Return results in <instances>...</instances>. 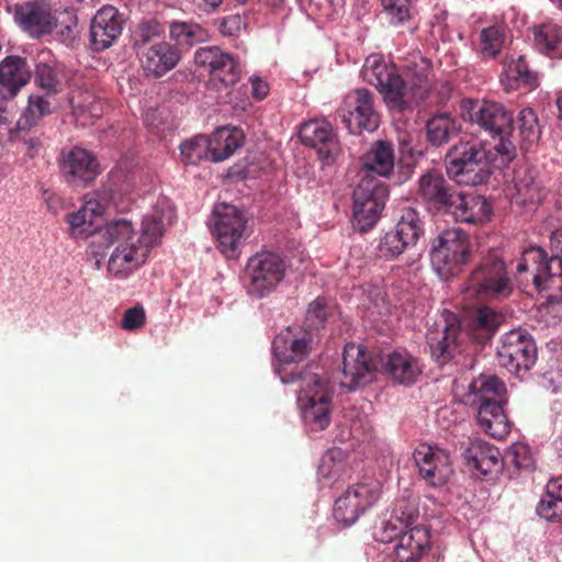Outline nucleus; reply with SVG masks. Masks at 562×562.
<instances>
[{
  "label": "nucleus",
  "instance_id": "1",
  "mask_svg": "<svg viewBox=\"0 0 562 562\" xmlns=\"http://www.w3.org/2000/svg\"><path fill=\"white\" fill-rule=\"evenodd\" d=\"M314 334L302 327H288L272 341L279 361L276 373L282 383L299 384V403L303 419L313 430L326 429L330 424L333 383L317 373L297 366L312 351Z\"/></svg>",
  "mask_w": 562,
  "mask_h": 562
},
{
  "label": "nucleus",
  "instance_id": "2",
  "mask_svg": "<svg viewBox=\"0 0 562 562\" xmlns=\"http://www.w3.org/2000/svg\"><path fill=\"white\" fill-rule=\"evenodd\" d=\"M416 196L427 210L450 214L462 223L482 224L492 212L485 198L458 191L438 169L427 170L419 177Z\"/></svg>",
  "mask_w": 562,
  "mask_h": 562
},
{
  "label": "nucleus",
  "instance_id": "3",
  "mask_svg": "<svg viewBox=\"0 0 562 562\" xmlns=\"http://www.w3.org/2000/svg\"><path fill=\"white\" fill-rule=\"evenodd\" d=\"M462 116L498 142L493 149L499 165L505 166L516 157V146L512 142L514 125L513 113L499 102L467 99L461 103Z\"/></svg>",
  "mask_w": 562,
  "mask_h": 562
},
{
  "label": "nucleus",
  "instance_id": "4",
  "mask_svg": "<svg viewBox=\"0 0 562 562\" xmlns=\"http://www.w3.org/2000/svg\"><path fill=\"white\" fill-rule=\"evenodd\" d=\"M102 238L106 247L112 248L108 261V272L112 277L125 279L146 262L149 251L131 221L119 218L109 222L102 231Z\"/></svg>",
  "mask_w": 562,
  "mask_h": 562
},
{
  "label": "nucleus",
  "instance_id": "5",
  "mask_svg": "<svg viewBox=\"0 0 562 562\" xmlns=\"http://www.w3.org/2000/svg\"><path fill=\"white\" fill-rule=\"evenodd\" d=\"M497 158L480 140H460L447 151L445 165L448 176L457 183L474 187L487 180L490 160Z\"/></svg>",
  "mask_w": 562,
  "mask_h": 562
},
{
  "label": "nucleus",
  "instance_id": "6",
  "mask_svg": "<svg viewBox=\"0 0 562 562\" xmlns=\"http://www.w3.org/2000/svg\"><path fill=\"white\" fill-rule=\"evenodd\" d=\"M513 289L505 261L497 250H492L471 271L464 293L469 299L501 300L508 297Z\"/></svg>",
  "mask_w": 562,
  "mask_h": 562
},
{
  "label": "nucleus",
  "instance_id": "7",
  "mask_svg": "<svg viewBox=\"0 0 562 562\" xmlns=\"http://www.w3.org/2000/svg\"><path fill=\"white\" fill-rule=\"evenodd\" d=\"M366 82L374 86L392 108L404 110L411 104L408 83L402 78L397 67L379 54L368 56L361 69Z\"/></svg>",
  "mask_w": 562,
  "mask_h": 562
},
{
  "label": "nucleus",
  "instance_id": "8",
  "mask_svg": "<svg viewBox=\"0 0 562 562\" xmlns=\"http://www.w3.org/2000/svg\"><path fill=\"white\" fill-rule=\"evenodd\" d=\"M472 256L468 234L459 228H449L432 241L430 260L441 279L460 273Z\"/></svg>",
  "mask_w": 562,
  "mask_h": 562
},
{
  "label": "nucleus",
  "instance_id": "9",
  "mask_svg": "<svg viewBox=\"0 0 562 562\" xmlns=\"http://www.w3.org/2000/svg\"><path fill=\"white\" fill-rule=\"evenodd\" d=\"M285 276V262L272 251L254 255L245 268V286L251 296L262 299L273 292Z\"/></svg>",
  "mask_w": 562,
  "mask_h": 562
},
{
  "label": "nucleus",
  "instance_id": "10",
  "mask_svg": "<svg viewBox=\"0 0 562 562\" xmlns=\"http://www.w3.org/2000/svg\"><path fill=\"white\" fill-rule=\"evenodd\" d=\"M213 215L212 234L217 249L227 258L237 257L248 237L244 213L235 205L220 204L215 206Z\"/></svg>",
  "mask_w": 562,
  "mask_h": 562
},
{
  "label": "nucleus",
  "instance_id": "11",
  "mask_svg": "<svg viewBox=\"0 0 562 562\" xmlns=\"http://www.w3.org/2000/svg\"><path fill=\"white\" fill-rule=\"evenodd\" d=\"M497 360L508 372L524 376L537 360V347L532 337L520 328L504 334L497 348Z\"/></svg>",
  "mask_w": 562,
  "mask_h": 562
},
{
  "label": "nucleus",
  "instance_id": "12",
  "mask_svg": "<svg viewBox=\"0 0 562 562\" xmlns=\"http://www.w3.org/2000/svg\"><path fill=\"white\" fill-rule=\"evenodd\" d=\"M423 233V222L418 212L406 207L402 211L394 229L386 232L380 238L376 255L385 260H394L415 246Z\"/></svg>",
  "mask_w": 562,
  "mask_h": 562
},
{
  "label": "nucleus",
  "instance_id": "13",
  "mask_svg": "<svg viewBox=\"0 0 562 562\" xmlns=\"http://www.w3.org/2000/svg\"><path fill=\"white\" fill-rule=\"evenodd\" d=\"M337 115L351 134L378 128L380 116L374 109L372 93L368 89L349 92L337 110Z\"/></svg>",
  "mask_w": 562,
  "mask_h": 562
},
{
  "label": "nucleus",
  "instance_id": "14",
  "mask_svg": "<svg viewBox=\"0 0 562 562\" xmlns=\"http://www.w3.org/2000/svg\"><path fill=\"white\" fill-rule=\"evenodd\" d=\"M389 195L386 184L360 180L353 191V220L359 231L371 229L378 222Z\"/></svg>",
  "mask_w": 562,
  "mask_h": 562
},
{
  "label": "nucleus",
  "instance_id": "15",
  "mask_svg": "<svg viewBox=\"0 0 562 562\" xmlns=\"http://www.w3.org/2000/svg\"><path fill=\"white\" fill-rule=\"evenodd\" d=\"M380 495L379 482H362L349 486L335 502V519L344 526H351L379 499Z\"/></svg>",
  "mask_w": 562,
  "mask_h": 562
},
{
  "label": "nucleus",
  "instance_id": "16",
  "mask_svg": "<svg viewBox=\"0 0 562 562\" xmlns=\"http://www.w3.org/2000/svg\"><path fill=\"white\" fill-rule=\"evenodd\" d=\"M375 362L364 347L347 344L342 353V369L339 385L350 391L356 390L371 380Z\"/></svg>",
  "mask_w": 562,
  "mask_h": 562
},
{
  "label": "nucleus",
  "instance_id": "17",
  "mask_svg": "<svg viewBox=\"0 0 562 562\" xmlns=\"http://www.w3.org/2000/svg\"><path fill=\"white\" fill-rule=\"evenodd\" d=\"M414 460L419 475L431 486L445 485L453 474L449 453L438 447L420 445L414 452Z\"/></svg>",
  "mask_w": 562,
  "mask_h": 562
},
{
  "label": "nucleus",
  "instance_id": "18",
  "mask_svg": "<svg viewBox=\"0 0 562 562\" xmlns=\"http://www.w3.org/2000/svg\"><path fill=\"white\" fill-rule=\"evenodd\" d=\"M14 20L32 38L52 34L57 27V18L45 1H26L14 8Z\"/></svg>",
  "mask_w": 562,
  "mask_h": 562
},
{
  "label": "nucleus",
  "instance_id": "19",
  "mask_svg": "<svg viewBox=\"0 0 562 562\" xmlns=\"http://www.w3.org/2000/svg\"><path fill=\"white\" fill-rule=\"evenodd\" d=\"M194 63L225 87L234 86L240 78L235 58L217 46H205L194 53Z\"/></svg>",
  "mask_w": 562,
  "mask_h": 562
},
{
  "label": "nucleus",
  "instance_id": "20",
  "mask_svg": "<svg viewBox=\"0 0 562 562\" xmlns=\"http://www.w3.org/2000/svg\"><path fill=\"white\" fill-rule=\"evenodd\" d=\"M460 326L457 316L452 313L443 315V319L435 322L428 329L426 339L431 357L439 363L449 362L458 349V335Z\"/></svg>",
  "mask_w": 562,
  "mask_h": 562
},
{
  "label": "nucleus",
  "instance_id": "21",
  "mask_svg": "<svg viewBox=\"0 0 562 562\" xmlns=\"http://www.w3.org/2000/svg\"><path fill=\"white\" fill-rule=\"evenodd\" d=\"M300 138L302 144L314 148L318 158L326 164L334 162L340 153V144L333 126L325 120H312L302 124Z\"/></svg>",
  "mask_w": 562,
  "mask_h": 562
},
{
  "label": "nucleus",
  "instance_id": "22",
  "mask_svg": "<svg viewBox=\"0 0 562 562\" xmlns=\"http://www.w3.org/2000/svg\"><path fill=\"white\" fill-rule=\"evenodd\" d=\"M123 20L113 5H103L93 15L90 24V44L95 52L111 47L122 34Z\"/></svg>",
  "mask_w": 562,
  "mask_h": 562
},
{
  "label": "nucleus",
  "instance_id": "23",
  "mask_svg": "<svg viewBox=\"0 0 562 562\" xmlns=\"http://www.w3.org/2000/svg\"><path fill=\"white\" fill-rule=\"evenodd\" d=\"M180 50L173 44L160 41L139 50V60L146 76L160 78L177 67Z\"/></svg>",
  "mask_w": 562,
  "mask_h": 562
},
{
  "label": "nucleus",
  "instance_id": "24",
  "mask_svg": "<svg viewBox=\"0 0 562 562\" xmlns=\"http://www.w3.org/2000/svg\"><path fill=\"white\" fill-rule=\"evenodd\" d=\"M394 169V150L391 143L378 140L361 157L360 180L385 184L381 178H389Z\"/></svg>",
  "mask_w": 562,
  "mask_h": 562
},
{
  "label": "nucleus",
  "instance_id": "25",
  "mask_svg": "<svg viewBox=\"0 0 562 562\" xmlns=\"http://www.w3.org/2000/svg\"><path fill=\"white\" fill-rule=\"evenodd\" d=\"M462 456L468 469L476 476H488L502 469L499 450L482 439H470Z\"/></svg>",
  "mask_w": 562,
  "mask_h": 562
},
{
  "label": "nucleus",
  "instance_id": "26",
  "mask_svg": "<svg viewBox=\"0 0 562 562\" xmlns=\"http://www.w3.org/2000/svg\"><path fill=\"white\" fill-rule=\"evenodd\" d=\"M32 78V69L26 58L9 55L0 61V98H15Z\"/></svg>",
  "mask_w": 562,
  "mask_h": 562
},
{
  "label": "nucleus",
  "instance_id": "27",
  "mask_svg": "<svg viewBox=\"0 0 562 562\" xmlns=\"http://www.w3.org/2000/svg\"><path fill=\"white\" fill-rule=\"evenodd\" d=\"M59 168L69 182H91L99 175L97 158L81 147L64 151Z\"/></svg>",
  "mask_w": 562,
  "mask_h": 562
},
{
  "label": "nucleus",
  "instance_id": "28",
  "mask_svg": "<svg viewBox=\"0 0 562 562\" xmlns=\"http://www.w3.org/2000/svg\"><path fill=\"white\" fill-rule=\"evenodd\" d=\"M506 393L504 382L497 376L481 375L470 384L467 397L469 404L476 407L477 412L479 408L484 406H505L507 403Z\"/></svg>",
  "mask_w": 562,
  "mask_h": 562
},
{
  "label": "nucleus",
  "instance_id": "29",
  "mask_svg": "<svg viewBox=\"0 0 562 562\" xmlns=\"http://www.w3.org/2000/svg\"><path fill=\"white\" fill-rule=\"evenodd\" d=\"M387 376L398 384L409 385L422 374L418 360L405 349H397L382 360Z\"/></svg>",
  "mask_w": 562,
  "mask_h": 562
},
{
  "label": "nucleus",
  "instance_id": "30",
  "mask_svg": "<svg viewBox=\"0 0 562 562\" xmlns=\"http://www.w3.org/2000/svg\"><path fill=\"white\" fill-rule=\"evenodd\" d=\"M429 533L426 529L415 527L403 532L396 539L394 557L397 562H417L429 550Z\"/></svg>",
  "mask_w": 562,
  "mask_h": 562
},
{
  "label": "nucleus",
  "instance_id": "31",
  "mask_svg": "<svg viewBox=\"0 0 562 562\" xmlns=\"http://www.w3.org/2000/svg\"><path fill=\"white\" fill-rule=\"evenodd\" d=\"M210 160L220 162L231 157L244 143V133L237 127H220L210 138Z\"/></svg>",
  "mask_w": 562,
  "mask_h": 562
},
{
  "label": "nucleus",
  "instance_id": "32",
  "mask_svg": "<svg viewBox=\"0 0 562 562\" xmlns=\"http://www.w3.org/2000/svg\"><path fill=\"white\" fill-rule=\"evenodd\" d=\"M515 189V200L522 205L539 203L544 198L543 183L531 168L526 167L516 171Z\"/></svg>",
  "mask_w": 562,
  "mask_h": 562
},
{
  "label": "nucleus",
  "instance_id": "33",
  "mask_svg": "<svg viewBox=\"0 0 562 562\" xmlns=\"http://www.w3.org/2000/svg\"><path fill=\"white\" fill-rule=\"evenodd\" d=\"M546 252L540 247L526 249L517 263L516 270L521 281L531 280L538 291L543 290V271Z\"/></svg>",
  "mask_w": 562,
  "mask_h": 562
},
{
  "label": "nucleus",
  "instance_id": "34",
  "mask_svg": "<svg viewBox=\"0 0 562 562\" xmlns=\"http://www.w3.org/2000/svg\"><path fill=\"white\" fill-rule=\"evenodd\" d=\"M65 75L63 66L55 59L40 60L34 69L35 85L46 92L55 95L63 91Z\"/></svg>",
  "mask_w": 562,
  "mask_h": 562
},
{
  "label": "nucleus",
  "instance_id": "35",
  "mask_svg": "<svg viewBox=\"0 0 562 562\" xmlns=\"http://www.w3.org/2000/svg\"><path fill=\"white\" fill-rule=\"evenodd\" d=\"M476 418L480 428L493 438L503 439L510 431V424L504 406L492 405L479 408Z\"/></svg>",
  "mask_w": 562,
  "mask_h": 562
},
{
  "label": "nucleus",
  "instance_id": "36",
  "mask_svg": "<svg viewBox=\"0 0 562 562\" xmlns=\"http://www.w3.org/2000/svg\"><path fill=\"white\" fill-rule=\"evenodd\" d=\"M537 48L550 58H562V26L553 22L542 23L533 29Z\"/></svg>",
  "mask_w": 562,
  "mask_h": 562
},
{
  "label": "nucleus",
  "instance_id": "37",
  "mask_svg": "<svg viewBox=\"0 0 562 562\" xmlns=\"http://www.w3.org/2000/svg\"><path fill=\"white\" fill-rule=\"evenodd\" d=\"M504 322V315L488 306L479 307L471 317L472 335L480 344L490 340L498 326Z\"/></svg>",
  "mask_w": 562,
  "mask_h": 562
},
{
  "label": "nucleus",
  "instance_id": "38",
  "mask_svg": "<svg viewBox=\"0 0 562 562\" xmlns=\"http://www.w3.org/2000/svg\"><path fill=\"white\" fill-rule=\"evenodd\" d=\"M407 76L411 80L409 98L411 102L424 100L429 90V75L431 71V65L429 60L423 57H418L409 61L406 66Z\"/></svg>",
  "mask_w": 562,
  "mask_h": 562
},
{
  "label": "nucleus",
  "instance_id": "39",
  "mask_svg": "<svg viewBox=\"0 0 562 562\" xmlns=\"http://www.w3.org/2000/svg\"><path fill=\"white\" fill-rule=\"evenodd\" d=\"M461 128L451 115L443 113L432 116L426 124L427 140L432 146H441L454 137Z\"/></svg>",
  "mask_w": 562,
  "mask_h": 562
},
{
  "label": "nucleus",
  "instance_id": "40",
  "mask_svg": "<svg viewBox=\"0 0 562 562\" xmlns=\"http://www.w3.org/2000/svg\"><path fill=\"white\" fill-rule=\"evenodd\" d=\"M170 38L176 42V47L191 48L207 38V32L201 25L190 22L175 21L169 25Z\"/></svg>",
  "mask_w": 562,
  "mask_h": 562
},
{
  "label": "nucleus",
  "instance_id": "41",
  "mask_svg": "<svg viewBox=\"0 0 562 562\" xmlns=\"http://www.w3.org/2000/svg\"><path fill=\"white\" fill-rule=\"evenodd\" d=\"M537 513L548 521L562 524V484L552 480L547 484V493L539 502Z\"/></svg>",
  "mask_w": 562,
  "mask_h": 562
},
{
  "label": "nucleus",
  "instance_id": "42",
  "mask_svg": "<svg viewBox=\"0 0 562 562\" xmlns=\"http://www.w3.org/2000/svg\"><path fill=\"white\" fill-rule=\"evenodd\" d=\"M49 95L31 94L27 106L16 123L19 133L30 130L46 115L50 114L52 106L48 100Z\"/></svg>",
  "mask_w": 562,
  "mask_h": 562
},
{
  "label": "nucleus",
  "instance_id": "43",
  "mask_svg": "<svg viewBox=\"0 0 562 562\" xmlns=\"http://www.w3.org/2000/svg\"><path fill=\"white\" fill-rule=\"evenodd\" d=\"M506 26L494 24L481 30L479 35V48L484 58H496L504 46Z\"/></svg>",
  "mask_w": 562,
  "mask_h": 562
},
{
  "label": "nucleus",
  "instance_id": "44",
  "mask_svg": "<svg viewBox=\"0 0 562 562\" xmlns=\"http://www.w3.org/2000/svg\"><path fill=\"white\" fill-rule=\"evenodd\" d=\"M518 131L520 136V147L522 149L527 150L538 144L541 131L538 116L532 109L525 108L520 111L518 116Z\"/></svg>",
  "mask_w": 562,
  "mask_h": 562
},
{
  "label": "nucleus",
  "instance_id": "45",
  "mask_svg": "<svg viewBox=\"0 0 562 562\" xmlns=\"http://www.w3.org/2000/svg\"><path fill=\"white\" fill-rule=\"evenodd\" d=\"M505 77L517 83L522 85L529 89L538 86V74L529 68V65L524 56L513 59L505 68Z\"/></svg>",
  "mask_w": 562,
  "mask_h": 562
},
{
  "label": "nucleus",
  "instance_id": "46",
  "mask_svg": "<svg viewBox=\"0 0 562 562\" xmlns=\"http://www.w3.org/2000/svg\"><path fill=\"white\" fill-rule=\"evenodd\" d=\"M69 103L75 112L87 113L91 117H99L102 114V104L91 91L74 90Z\"/></svg>",
  "mask_w": 562,
  "mask_h": 562
},
{
  "label": "nucleus",
  "instance_id": "47",
  "mask_svg": "<svg viewBox=\"0 0 562 562\" xmlns=\"http://www.w3.org/2000/svg\"><path fill=\"white\" fill-rule=\"evenodd\" d=\"M180 153L182 160L190 165H198L203 159H210L207 137L199 135L183 142L180 146Z\"/></svg>",
  "mask_w": 562,
  "mask_h": 562
},
{
  "label": "nucleus",
  "instance_id": "48",
  "mask_svg": "<svg viewBox=\"0 0 562 562\" xmlns=\"http://www.w3.org/2000/svg\"><path fill=\"white\" fill-rule=\"evenodd\" d=\"M164 223L157 215L146 216L142 222V228L138 236L142 237V244L147 246V250L156 246L164 235Z\"/></svg>",
  "mask_w": 562,
  "mask_h": 562
},
{
  "label": "nucleus",
  "instance_id": "49",
  "mask_svg": "<svg viewBox=\"0 0 562 562\" xmlns=\"http://www.w3.org/2000/svg\"><path fill=\"white\" fill-rule=\"evenodd\" d=\"M67 223L69 225V234L75 237H83L92 234L98 225L93 224V220L87 214V210L82 207L77 212L67 215Z\"/></svg>",
  "mask_w": 562,
  "mask_h": 562
},
{
  "label": "nucleus",
  "instance_id": "50",
  "mask_svg": "<svg viewBox=\"0 0 562 562\" xmlns=\"http://www.w3.org/2000/svg\"><path fill=\"white\" fill-rule=\"evenodd\" d=\"M327 306L324 299L317 297L313 301L306 311V316L304 321L305 330H311L312 334L322 328L327 319Z\"/></svg>",
  "mask_w": 562,
  "mask_h": 562
},
{
  "label": "nucleus",
  "instance_id": "51",
  "mask_svg": "<svg viewBox=\"0 0 562 562\" xmlns=\"http://www.w3.org/2000/svg\"><path fill=\"white\" fill-rule=\"evenodd\" d=\"M381 4L392 23L402 24L411 19L413 0H381Z\"/></svg>",
  "mask_w": 562,
  "mask_h": 562
},
{
  "label": "nucleus",
  "instance_id": "52",
  "mask_svg": "<svg viewBox=\"0 0 562 562\" xmlns=\"http://www.w3.org/2000/svg\"><path fill=\"white\" fill-rule=\"evenodd\" d=\"M164 33L162 25L156 20L143 21L135 31V46L142 47L150 45L149 43Z\"/></svg>",
  "mask_w": 562,
  "mask_h": 562
},
{
  "label": "nucleus",
  "instance_id": "53",
  "mask_svg": "<svg viewBox=\"0 0 562 562\" xmlns=\"http://www.w3.org/2000/svg\"><path fill=\"white\" fill-rule=\"evenodd\" d=\"M342 452L339 449L328 450L321 460L318 472L324 477L333 479L339 474L342 469Z\"/></svg>",
  "mask_w": 562,
  "mask_h": 562
},
{
  "label": "nucleus",
  "instance_id": "54",
  "mask_svg": "<svg viewBox=\"0 0 562 562\" xmlns=\"http://www.w3.org/2000/svg\"><path fill=\"white\" fill-rule=\"evenodd\" d=\"M506 458L517 469H529L532 467L531 451L522 442L513 443L506 452Z\"/></svg>",
  "mask_w": 562,
  "mask_h": 562
},
{
  "label": "nucleus",
  "instance_id": "55",
  "mask_svg": "<svg viewBox=\"0 0 562 562\" xmlns=\"http://www.w3.org/2000/svg\"><path fill=\"white\" fill-rule=\"evenodd\" d=\"M146 319L143 306L137 305L126 310L122 318V328L128 331L136 330L144 326Z\"/></svg>",
  "mask_w": 562,
  "mask_h": 562
},
{
  "label": "nucleus",
  "instance_id": "56",
  "mask_svg": "<svg viewBox=\"0 0 562 562\" xmlns=\"http://www.w3.org/2000/svg\"><path fill=\"white\" fill-rule=\"evenodd\" d=\"M251 82V94L257 100L265 99L269 93V86L266 81L258 77H252Z\"/></svg>",
  "mask_w": 562,
  "mask_h": 562
},
{
  "label": "nucleus",
  "instance_id": "57",
  "mask_svg": "<svg viewBox=\"0 0 562 562\" xmlns=\"http://www.w3.org/2000/svg\"><path fill=\"white\" fill-rule=\"evenodd\" d=\"M82 209L87 210V214L93 220V224L98 225L97 220L103 215L104 205L98 200H89Z\"/></svg>",
  "mask_w": 562,
  "mask_h": 562
},
{
  "label": "nucleus",
  "instance_id": "58",
  "mask_svg": "<svg viewBox=\"0 0 562 562\" xmlns=\"http://www.w3.org/2000/svg\"><path fill=\"white\" fill-rule=\"evenodd\" d=\"M16 136L20 137L23 143L26 145V155L31 158L35 157L38 154V149L42 145L38 137H25L22 135V132H16Z\"/></svg>",
  "mask_w": 562,
  "mask_h": 562
},
{
  "label": "nucleus",
  "instance_id": "59",
  "mask_svg": "<svg viewBox=\"0 0 562 562\" xmlns=\"http://www.w3.org/2000/svg\"><path fill=\"white\" fill-rule=\"evenodd\" d=\"M223 0H196L198 7L205 12H214L222 4Z\"/></svg>",
  "mask_w": 562,
  "mask_h": 562
},
{
  "label": "nucleus",
  "instance_id": "60",
  "mask_svg": "<svg viewBox=\"0 0 562 562\" xmlns=\"http://www.w3.org/2000/svg\"><path fill=\"white\" fill-rule=\"evenodd\" d=\"M59 36H60V41L63 43H65L67 45H70L76 40L75 29L72 26H70V25H67V26H65L64 29L60 30Z\"/></svg>",
  "mask_w": 562,
  "mask_h": 562
},
{
  "label": "nucleus",
  "instance_id": "61",
  "mask_svg": "<svg viewBox=\"0 0 562 562\" xmlns=\"http://www.w3.org/2000/svg\"><path fill=\"white\" fill-rule=\"evenodd\" d=\"M238 23H239V16L237 15H232V16H227L223 20L222 22V32L223 33H227L229 35H232V26H238Z\"/></svg>",
  "mask_w": 562,
  "mask_h": 562
},
{
  "label": "nucleus",
  "instance_id": "62",
  "mask_svg": "<svg viewBox=\"0 0 562 562\" xmlns=\"http://www.w3.org/2000/svg\"><path fill=\"white\" fill-rule=\"evenodd\" d=\"M9 113L3 104L2 101H0V125H8L10 123Z\"/></svg>",
  "mask_w": 562,
  "mask_h": 562
},
{
  "label": "nucleus",
  "instance_id": "63",
  "mask_svg": "<svg viewBox=\"0 0 562 562\" xmlns=\"http://www.w3.org/2000/svg\"><path fill=\"white\" fill-rule=\"evenodd\" d=\"M44 199H45L46 203L48 204V206L52 207L50 202H52V199H53V194L49 193L48 191H45L44 192Z\"/></svg>",
  "mask_w": 562,
  "mask_h": 562
},
{
  "label": "nucleus",
  "instance_id": "64",
  "mask_svg": "<svg viewBox=\"0 0 562 562\" xmlns=\"http://www.w3.org/2000/svg\"><path fill=\"white\" fill-rule=\"evenodd\" d=\"M557 105L559 109L560 117H562V94L558 98Z\"/></svg>",
  "mask_w": 562,
  "mask_h": 562
}]
</instances>
